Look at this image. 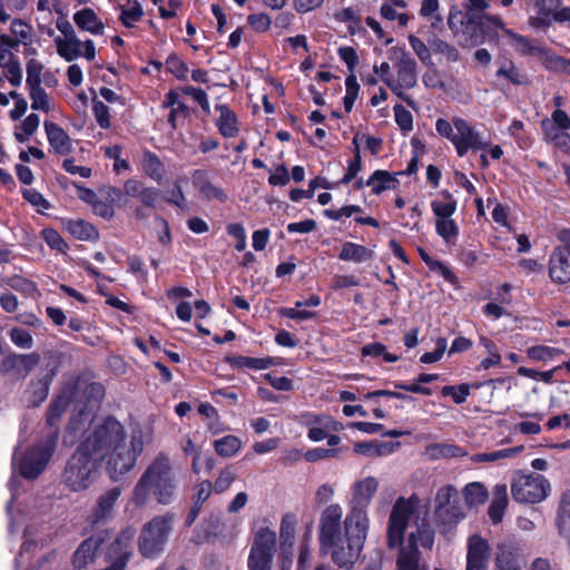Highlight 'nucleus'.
<instances>
[{
  "label": "nucleus",
  "mask_w": 570,
  "mask_h": 570,
  "mask_svg": "<svg viewBox=\"0 0 570 570\" xmlns=\"http://www.w3.org/2000/svg\"><path fill=\"white\" fill-rule=\"evenodd\" d=\"M379 485V480L371 475L354 482L344 520L343 508L338 503H331L321 512L320 543L340 568H352L361 556L370 528L367 508Z\"/></svg>",
  "instance_id": "nucleus-1"
},
{
  "label": "nucleus",
  "mask_w": 570,
  "mask_h": 570,
  "mask_svg": "<svg viewBox=\"0 0 570 570\" xmlns=\"http://www.w3.org/2000/svg\"><path fill=\"white\" fill-rule=\"evenodd\" d=\"M176 488L170 459L159 454L135 485L131 502L136 507H144L153 493L159 504L167 505L174 501Z\"/></svg>",
  "instance_id": "nucleus-2"
},
{
  "label": "nucleus",
  "mask_w": 570,
  "mask_h": 570,
  "mask_svg": "<svg viewBox=\"0 0 570 570\" xmlns=\"http://www.w3.org/2000/svg\"><path fill=\"white\" fill-rule=\"evenodd\" d=\"M125 438L126 432L121 423L112 417H107L96 422L87 431V435L78 449L101 463V461L107 458L108 453L115 449L120 441H124Z\"/></svg>",
  "instance_id": "nucleus-3"
},
{
  "label": "nucleus",
  "mask_w": 570,
  "mask_h": 570,
  "mask_svg": "<svg viewBox=\"0 0 570 570\" xmlns=\"http://www.w3.org/2000/svg\"><path fill=\"white\" fill-rule=\"evenodd\" d=\"M435 130L454 145L460 157H463L469 150H484L489 147V141H485L474 127L460 117H454L452 122L439 118L435 122Z\"/></svg>",
  "instance_id": "nucleus-4"
},
{
  "label": "nucleus",
  "mask_w": 570,
  "mask_h": 570,
  "mask_svg": "<svg viewBox=\"0 0 570 570\" xmlns=\"http://www.w3.org/2000/svg\"><path fill=\"white\" fill-rule=\"evenodd\" d=\"M100 463L97 459L77 449L68 460L62 473V483L72 492L89 489L99 475Z\"/></svg>",
  "instance_id": "nucleus-5"
},
{
  "label": "nucleus",
  "mask_w": 570,
  "mask_h": 570,
  "mask_svg": "<svg viewBox=\"0 0 570 570\" xmlns=\"http://www.w3.org/2000/svg\"><path fill=\"white\" fill-rule=\"evenodd\" d=\"M57 443V431H52L42 442L35 445L23 455L19 456L16 451L12 459V466L21 476L28 480L37 479L49 463Z\"/></svg>",
  "instance_id": "nucleus-6"
},
{
  "label": "nucleus",
  "mask_w": 570,
  "mask_h": 570,
  "mask_svg": "<svg viewBox=\"0 0 570 570\" xmlns=\"http://www.w3.org/2000/svg\"><path fill=\"white\" fill-rule=\"evenodd\" d=\"M173 514L166 513L154 517L142 525L138 538V549L145 558L154 559L165 550L173 530Z\"/></svg>",
  "instance_id": "nucleus-7"
},
{
  "label": "nucleus",
  "mask_w": 570,
  "mask_h": 570,
  "mask_svg": "<svg viewBox=\"0 0 570 570\" xmlns=\"http://www.w3.org/2000/svg\"><path fill=\"white\" fill-rule=\"evenodd\" d=\"M419 502V497L412 494L410 498L400 497L393 504L387 522L389 548L393 549L402 546L405 530Z\"/></svg>",
  "instance_id": "nucleus-8"
},
{
  "label": "nucleus",
  "mask_w": 570,
  "mask_h": 570,
  "mask_svg": "<svg viewBox=\"0 0 570 570\" xmlns=\"http://www.w3.org/2000/svg\"><path fill=\"white\" fill-rule=\"evenodd\" d=\"M390 59L394 62L396 70V78L389 80V88L400 98L410 101L407 96L404 95L405 89H411L416 85V61L410 56L405 49L401 47H393L389 51Z\"/></svg>",
  "instance_id": "nucleus-9"
},
{
  "label": "nucleus",
  "mask_w": 570,
  "mask_h": 570,
  "mask_svg": "<svg viewBox=\"0 0 570 570\" xmlns=\"http://www.w3.org/2000/svg\"><path fill=\"white\" fill-rule=\"evenodd\" d=\"M144 448L142 439L140 435H132L129 443H126V438L112 449L107 458V464L112 479H118L128 471H130L136 463L137 456L141 453Z\"/></svg>",
  "instance_id": "nucleus-10"
},
{
  "label": "nucleus",
  "mask_w": 570,
  "mask_h": 570,
  "mask_svg": "<svg viewBox=\"0 0 570 570\" xmlns=\"http://www.w3.org/2000/svg\"><path fill=\"white\" fill-rule=\"evenodd\" d=\"M275 551L276 532L266 527L258 529L247 560L248 570H271Z\"/></svg>",
  "instance_id": "nucleus-11"
},
{
  "label": "nucleus",
  "mask_w": 570,
  "mask_h": 570,
  "mask_svg": "<svg viewBox=\"0 0 570 570\" xmlns=\"http://www.w3.org/2000/svg\"><path fill=\"white\" fill-rule=\"evenodd\" d=\"M549 488V482L540 474H517L511 482L512 497L521 503H537L544 500Z\"/></svg>",
  "instance_id": "nucleus-12"
},
{
  "label": "nucleus",
  "mask_w": 570,
  "mask_h": 570,
  "mask_svg": "<svg viewBox=\"0 0 570 570\" xmlns=\"http://www.w3.org/2000/svg\"><path fill=\"white\" fill-rule=\"evenodd\" d=\"M62 360L63 355L59 352L49 351L45 353L40 367V379L31 383V389H33L36 395L33 403L38 404L47 397L49 386L62 365Z\"/></svg>",
  "instance_id": "nucleus-13"
},
{
  "label": "nucleus",
  "mask_w": 570,
  "mask_h": 570,
  "mask_svg": "<svg viewBox=\"0 0 570 570\" xmlns=\"http://www.w3.org/2000/svg\"><path fill=\"white\" fill-rule=\"evenodd\" d=\"M299 424L308 428L307 436L313 442H320L327 438L330 431H340L342 425L325 414L305 412L299 415Z\"/></svg>",
  "instance_id": "nucleus-14"
},
{
  "label": "nucleus",
  "mask_w": 570,
  "mask_h": 570,
  "mask_svg": "<svg viewBox=\"0 0 570 570\" xmlns=\"http://www.w3.org/2000/svg\"><path fill=\"white\" fill-rule=\"evenodd\" d=\"M481 24L484 27H493L497 30H501L503 35H505L510 45L522 55H532L535 56L539 47L534 46L530 39L523 37L519 33H515L511 29H508L503 23L502 19L499 16L493 14H484L481 17Z\"/></svg>",
  "instance_id": "nucleus-15"
},
{
  "label": "nucleus",
  "mask_w": 570,
  "mask_h": 570,
  "mask_svg": "<svg viewBox=\"0 0 570 570\" xmlns=\"http://www.w3.org/2000/svg\"><path fill=\"white\" fill-rule=\"evenodd\" d=\"M134 532L128 529L122 531L112 542L109 550V558L111 560L110 567L105 570H125L128 561L131 558V540Z\"/></svg>",
  "instance_id": "nucleus-16"
},
{
  "label": "nucleus",
  "mask_w": 570,
  "mask_h": 570,
  "mask_svg": "<svg viewBox=\"0 0 570 570\" xmlns=\"http://www.w3.org/2000/svg\"><path fill=\"white\" fill-rule=\"evenodd\" d=\"M490 557V546L480 535H471L468 540L465 570H487Z\"/></svg>",
  "instance_id": "nucleus-17"
},
{
  "label": "nucleus",
  "mask_w": 570,
  "mask_h": 570,
  "mask_svg": "<svg viewBox=\"0 0 570 570\" xmlns=\"http://www.w3.org/2000/svg\"><path fill=\"white\" fill-rule=\"evenodd\" d=\"M524 560L517 546L511 542H502L497 546V570H522Z\"/></svg>",
  "instance_id": "nucleus-18"
},
{
  "label": "nucleus",
  "mask_w": 570,
  "mask_h": 570,
  "mask_svg": "<svg viewBox=\"0 0 570 570\" xmlns=\"http://www.w3.org/2000/svg\"><path fill=\"white\" fill-rule=\"evenodd\" d=\"M550 277L557 283L570 282V250L556 248L549 262Z\"/></svg>",
  "instance_id": "nucleus-19"
},
{
  "label": "nucleus",
  "mask_w": 570,
  "mask_h": 570,
  "mask_svg": "<svg viewBox=\"0 0 570 570\" xmlns=\"http://www.w3.org/2000/svg\"><path fill=\"white\" fill-rule=\"evenodd\" d=\"M101 543L102 539L98 535H92L85 540L73 553V568L80 570L94 563Z\"/></svg>",
  "instance_id": "nucleus-20"
},
{
  "label": "nucleus",
  "mask_w": 570,
  "mask_h": 570,
  "mask_svg": "<svg viewBox=\"0 0 570 570\" xmlns=\"http://www.w3.org/2000/svg\"><path fill=\"white\" fill-rule=\"evenodd\" d=\"M215 110L218 116L215 125L219 134L225 138L236 137L239 132V120L237 115L226 105H216Z\"/></svg>",
  "instance_id": "nucleus-21"
},
{
  "label": "nucleus",
  "mask_w": 570,
  "mask_h": 570,
  "mask_svg": "<svg viewBox=\"0 0 570 570\" xmlns=\"http://www.w3.org/2000/svg\"><path fill=\"white\" fill-rule=\"evenodd\" d=\"M45 131L51 148L59 155H67L72 150V141L69 135L56 122L46 120Z\"/></svg>",
  "instance_id": "nucleus-22"
},
{
  "label": "nucleus",
  "mask_w": 570,
  "mask_h": 570,
  "mask_svg": "<svg viewBox=\"0 0 570 570\" xmlns=\"http://www.w3.org/2000/svg\"><path fill=\"white\" fill-rule=\"evenodd\" d=\"M72 19L75 24L82 31L94 36H102L105 32L104 22L91 8H83L76 11Z\"/></svg>",
  "instance_id": "nucleus-23"
},
{
  "label": "nucleus",
  "mask_w": 570,
  "mask_h": 570,
  "mask_svg": "<svg viewBox=\"0 0 570 570\" xmlns=\"http://www.w3.org/2000/svg\"><path fill=\"white\" fill-rule=\"evenodd\" d=\"M191 177L193 184L205 199L226 202L227 196L224 190L208 180V175L205 170H195Z\"/></svg>",
  "instance_id": "nucleus-24"
},
{
  "label": "nucleus",
  "mask_w": 570,
  "mask_h": 570,
  "mask_svg": "<svg viewBox=\"0 0 570 570\" xmlns=\"http://www.w3.org/2000/svg\"><path fill=\"white\" fill-rule=\"evenodd\" d=\"M493 498L490 503L488 513L493 523H499L508 507V488L507 484H495L493 488Z\"/></svg>",
  "instance_id": "nucleus-25"
},
{
  "label": "nucleus",
  "mask_w": 570,
  "mask_h": 570,
  "mask_svg": "<svg viewBox=\"0 0 570 570\" xmlns=\"http://www.w3.org/2000/svg\"><path fill=\"white\" fill-rule=\"evenodd\" d=\"M560 0H540L537 14L530 16L529 24L533 28L546 29L550 26L553 13L558 10Z\"/></svg>",
  "instance_id": "nucleus-26"
},
{
  "label": "nucleus",
  "mask_w": 570,
  "mask_h": 570,
  "mask_svg": "<svg viewBox=\"0 0 570 570\" xmlns=\"http://www.w3.org/2000/svg\"><path fill=\"white\" fill-rule=\"evenodd\" d=\"M374 256V252L363 245L345 242L342 245V249L338 254V258L344 262H353L356 264H361L372 259Z\"/></svg>",
  "instance_id": "nucleus-27"
},
{
  "label": "nucleus",
  "mask_w": 570,
  "mask_h": 570,
  "mask_svg": "<svg viewBox=\"0 0 570 570\" xmlns=\"http://www.w3.org/2000/svg\"><path fill=\"white\" fill-rule=\"evenodd\" d=\"M397 185V174H391L386 170H375L366 180V186L372 188V193L374 195H380L385 190L394 189Z\"/></svg>",
  "instance_id": "nucleus-28"
},
{
  "label": "nucleus",
  "mask_w": 570,
  "mask_h": 570,
  "mask_svg": "<svg viewBox=\"0 0 570 570\" xmlns=\"http://www.w3.org/2000/svg\"><path fill=\"white\" fill-rule=\"evenodd\" d=\"M424 455L430 460L452 459L466 455V452L451 443H431L425 446Z\"/></svg>",
  "instance_id": "nucleus-29"
},
{
  "label": "nucleus",
  "mask_w": 570,
  "mask_h": 570,
  "mask_svg": "<svg viewBox=\"0 0 570 570\" xmlns=\"http://www.w3.org/2000/svg\"><path fill=\"white\" fill-rule=\"evenodd\" d=\"M456 199L448 190H442L439 196L431 202V209L436 219L452 217L456 212Z\"/></svg>",
  "instance_id": "nucleus-30"
},
{
  "label": "nucleus",
  "mask_w": 570,
  "mask_h": 570,
  "mask_svg": "<svg viewBox=\"0 0 570 570\" xmlns=\"http://www.w3.org/2000/svg\"><path fill=\"white\" fill-rule=\"evenodd\" d=\"M400 552L396 559L397 570H428L425 564L420 563V552L410 546L399 547Z\"/></svg>",
  "instance_id": "nucleus-31"
},
{
  "label": "nucleus",
  "mask_w": 570,
  "mask_h": 570,
  "mask_svg": "<svg viewBox=\"0 0 570 570\" xmlns=\"http://www.w3.org/2000/svg\"><path fill=\"white\" fill-rule=\"evenodd\" d=\"M535 56L540 58L547 69L570 76V61L568 59L541 47L538 48Z\"/></svg>",
  "instance_id": "nucleus-32"
},
{
  "label": "nucleus",
  "mask_w": 570,
  "mask_h": 570,
  "mask_svg": "<svg viewBox=\"0 0 570 570\" xmlns=\"http://www.w3.org/2000/svg\"><path fill=\"white\" fill-rule=\"evenodd\" d=\"M464 518V512L456 502L434 511V519L438 527L451 528Z\"/></svg>",
  "instance_id": "nucleus-33"
},
{
  "label": "nucleus",
  "mask_w": 570,
  "mask_h": 570,
  "mask_svg": "<svg viewBox=\"0 0 570 570\" xmlns=\"http://www.w3.org/2000/svg\"><path fill=\"white\" fill-rule=\"evenodd\" d=\"M57 53L66 61H72L81 57L82 41L77 38L62 39L61 37L55 38Z\"/></svg>",
  "instance_id": "nucleus-34"
},
{
  "label": "nucleus",
  "mask_w": 570,
  "mask_h": 570,
  "mask_svg": "<svg viewBox=\"0 0 570 570\" xmlns=\"http://www.w3.org/2000/svg\"><path fill=\"white\" fill-rule=\"evenodd\" d=\"M462 494L464 497L465 504L469 508H476V507L485 503V501L489 498L488 489L481 482L468 483L463 488Z\"/></svg>",
  "instance_id": "nucleus-35"
},
{
  "label": "nucleus",
  "mask_w": 570,
  "mask_h": 570,
  "mask_svg": "<svg viewBox=\"0 0 570 570\" xmlns=\"http://www.w3.org/2000/svg\"><path fill=\"white\" fill-rule=\"evenodd\" d=\"M141 167L145 174L157 183H160L165 177V168L161 160L149 150H145L142 154Z\"/></svg>",
  "instance_id": "nucleus-36"
},
{
  "label": "nucleus",
  "mask_w": 570,
  "mask_h": 570,
  "mask_svg": "<svg viewBox=\"0 0 570 570\" xmlns=\"http://www.w3.org/2000/svg\"><path fill=\"white\" fill-rule=\"evenodd\" d=\"M227 363L235 368H252V370H265L273 365V360L269 357H249L243 355L229 356L226 358Z\"/></svg>",
  "instance_id": "nucleus-37"
},
{
  "label": "nucleus",
  "mask_w": 570,
  "mask_h": 570,
  "mask_svg": "<svg viewBox=\"0 0 570 570\" xmlns=\"http://www.w3.org/2000/svg\"><path fill=\"white\" fill-rule=\"evenodd\" d=\"M216 453L223 458H232L242 449V441L238 436L228 434L213 442Z\"/></svg>",
  "instance_id": "nucleus-38"
},
{
  "label": "nucleus",
  "mask_w": 570,
  "mask_h": 570,
  "mask_svg": "<svg viewBox=\"0 0 570 570\" xmlns=\"http://www.w3.org/2000/svg\"><path fill=\"white\" fill-rule=\"evenodd\" d=\"M434 544V532L426 524H421L407 538V546L416 548L420 546L425 549H432Z\"/></svg>",
  "instance_id": "nucleus-39"
},
{
  "label": "nucleus",
  "mask_w": 570,
  "mask_h": 570,
  "mask_svg": "<svg viewBox=\"0 0 570 570\" xmlns=\"http://www.w3.org/2000/svg\"><path fill=\"white\" fill-rule=\"evenodd\" d=\"M435 232L448 245H454L459 237V226L452 217L436 219Z\"/></svg>",
  "instance_id": "nucleus-40"
},
{
  "label": "nucleus",
  "mask_w": 570,
  "mask_h": 570,
  "mask_svg": "<svg viewBox=\"0 0 570 570\" xmlns=\"http://www.w3.org/2000/svg\"><path fill=\"white\" fill-rule=\"evenodd\" d=\"M66 228L72 236L80 240H94L98 237L96 228L81 219L67 222Z\"/></svg>",
  "instance_id": "nucleus-41"
},
{
  "label": "nucleus",
  "mask_w": 570,
  "mask_h": 570,
  "mask_svg": "<svg viewBox=\"0 0 570 570\" xmlns=\"http://www.w3.org/2000/svg\"><path fill=\"white\" fill-rule=\"evenodd\" d=\"M120 493L121 491L119 488H111L99 497L98 505L95 511L96 519H102L111 512L115 503L120 497Z\"/></svg>",
  "instance_id": "nucleus-42"
},
{
  "label": "nucleus",
  "mask_w": 570,
  "mask_h": 570,
  "mask_svg": "<svg viewBox=\"0 0 570 570\" xmlns=\"http://www.w3.org/2000/svg\"><path fill=\"white\" fill-rule=\"evenodd\" d=\"M498 78H504L513 85H524L528 82L527 76L520 71V69L510 60H505L501 63L497 71Z\"/></svg>",
  "instance_id": "nucleus-43"
},
{
  "label": "nucleus",
  "mask_w": 570,
  "mask_h": 570,
  "mask_svg": "<svg viewBox=\"0 0 570 570\" xmlns=\"http://www.w3.org/2000/svg\"><path fill=\"white\" fill-rule=\"evenodd\" d=\"M521 451H522V446L508 448V449L492 451L489 453L473 454L470 459L474 463L494 462V461L510 459L512 456H515Z\"/></svg>",
  "instance_id": "nucleus-44"
},
{
  "label": "nucleus",
  "mask_w": 570,
  "mask_h": 570,
  "mask_svg": "<svg viewBox=\"0 0 570 570\" xmlns=\"http://www.w3.org/2000/svg\"><path fill=\"white\" fill-rule=\"evenodd\" d=\"M561 353V350L548 345H535L527 350V355L530 360L543 363L553 361Z\"/></svg>",
  "instance_id": "nucleus-45"
},
{
  "label": "nucleus",
  "mask_w": 570,
  "mask_h": 570,
  "mask_svg": "<svg viewBox=\"0 0 570 570\" xmlns=\"http://www.w3.org/2000/svg\"><path fill=\"white\" fill-rule=\"evenodd\" d=\"M40 355L38 353L29 354H10L7 361L14 367L24 370L26 372L32 371L40 364Z\"/></svg>",
  "instance_id": "nucleus-46"
},
{
  "label": "nucleus",
  "mask_w": 570,
  "mask_h": 570,
  "mask_svg": "<svg viewBox=\"0 0 570 570\" xmlns=\"http://www.w3.org/2000/svg\"><path fill=\"white\" fill-rule=\"evenodd\" d=\"M546 138L553 142L562 150L570 153V135L567 132L568 129H560L556 126L546 127Z\"/></svg>",
  "instance_id": "nucleus-47"
},
{
  "label": "nucleus",
  "mask_w": 570,
  "mask_h": 570,
  "mask_svg": "<svg viewBox=\"0 0 570 570\" xmlns=\"http://www.w3.org/2000/svg\"><path fill=\"white\" fill-rule=\"evenodd\" d=\"M120 10L119 20L127 28L134 27L136 22L140 21L144 14L142 8L138 1H134L129 7H120Z\"/></svg>",
  "instance_id": "nucleus-48"
},
{
  "label": "nucleus",
  "mask_w": 570,
  "mask_h": 570,
  "mask_svg": "<svg viewBox=\"0 0 570 570\" xmlns=\"http://www.w3.org/2000/svg\"><path fill=\"white\" fill-rule=\"evenodd\" d=\"M29 96L31 99V108L33 110H40L43 112H49L51 110L49 96L41 86L30 88Z\"/></svg>",
  "instance_id": "nucleus-49"
},
{
  "label": "nucleus",
  "mask_w": 570,
  "mask_h": 570,
  "mask_svg": "<svg viewBox=\"0 0 570 570\" xmlns=\"http://www.w3.org/2000/svg\"><path fill=\"white\" fill-rule=\"evenodd\" d=\"M458 498V491L453 485H444L441 487L435 494L434 499V511L441 510L442 508H445L454 502H456Z\"/></svg>",
  "instance_id": "nucleus-50"
},
{
  "label": "nucleus",
  "mask_w": 570,
  "mask_h": 570,
  "mask_svg": "<svg viewBox=\"0 0 570 570\" xmlns=\"http://www.w3.org/2000/svg\"><path fill=\"white\" fill-rule=\"evenodd\" d=\"M362 355L364 356H371V357H379L382 356L385 362H396L399 360L397 355H394L392 353H389L386 351L385 345H383L380 342H373L364 345L362 347Z\"/></svg>",
  "instance_id": "nucleus-51"
},
{
  "label": "nucleus",
  "mask_w": 570,
  "mask_h": 570,
  "mask_svg": "<svg viewBox=\"0 0 570 570\" xmlns=\"http://www.w3.org/2000/svg\"><path fill=\"white\" fill-rule=\"evenodd\" d=\"M16 45L17 42L9 36H0V67L7 68L12 63L18 62V60L13 59V55L11 52V48Z\"/></svg>",
  "instance_id": "nucleus-52"
},
{
  "label": "nucleus",
  "mask_w": 570,
  "mask_h": 570,
  "mask_svg": "<svg viewBox=\"0 0 570 570\" xmlns=\"http://www.w3.org/2000/svg\"><path fill=\"white\" fill-rule=\"evenodd\" d=\"M346 94L344 96V108L347 112H350L354 106V102L357 98L360 86L357 83L356 76L351 73L345 79Z\"/></svg>",
  "instance_id": "nucleus-53"
},
{
  "label": "nucleus",
  "mask_w": 570,
  "mask_h": 570,
  "mask_svg": "<svg viewBox=\"0 0 570 570\" xmlns=\"http://www.w3.org/2000/svg\"><path fill=\"white\" fill-rule=\"evenodd\" d=\"M558 527L560 532L570 540V495L564 497L560 503Z\"/></svg>",
  "instance_id": "nucleus-54"
},
{
  "label": "nucleus",
  "mask_w": 570,
  "mask_h": 570,
  "mask_svg": "<svg viewBox=\"0 0 570 570\" xmlns=\"http://www.w3.org/2000/svg\"><path fill=\"white\" fill-rule=\"evenodd\" d=\"M10 30L17 38V42L28 43L32 39V27L20 19L11 22Z\"/></svg>",
  "instance_id": "nucleus-55"
},
{
  "label": "nucleus",
  "mask_w": 570,
  "mask_h": 570,
  "mask_svg": "<svg viewBox=\"0 0 570 570\" xmlns=\"http://www.w3.org/2000/svg\"><path fill=\"white\" fill-rule=\"evenodd\" d=\"M429 45L433 52L441 53L451 61L459 60V51L453 46L446 43L445 41L434 38L429 41Z\"/></svg>",
  "instance_id": "nucleus-56"
},
{
  "label": "nucleus",
  "mask_w": 570,
  "mask_h": 570,
  "mask_svg": "<svg viewBox=\"0 0 570 570\" xmlns=\"http://www.w3.org/2000/svg\"><path fill=\"white\" fill-rule=\"evenodd\" d=\"M166 68L179 80H186L188 78L189 70L187 65L175 55L167 58Z\"/></svg>",
  "instance_id": "nucleus-57"
},
{
  "label": "nucleus",
  "mask_w": 570,
  "mask_h": 570,
  "mask_svg": "<svg viewBox=\"0 0 570 570\" xmlns=\"http://www.w3.org/2000/svg\"><path fill=\"white\" fill-rule=\"evenodd\" d=\"M409 42L412 48V50L415 52V55L419 57V59L425 63L431 65V48L430 45L426 46L420 38L411 35L409 37Z\"/></svg>",
  "instance_id": "nucleus-58"
},
{
  "label": "nucleus",
  "mask_w": 570,
  "mask_h": 570,
  "mask_svg": "<svg viewBox=\"0 0 570 570\" xmlns=\"http://www.w3.org/2000/svg\"><path fill=\"white\" fill-rule=\"evenodd\" d=\"M42 63L32 59L27 63V86L28 88H35L41 86V72Z\"/></svg>",
  "instance_id": "nucleus-59"
},
{
  "label": "nucleus",
  "mask_w": 570,
  "mask_h": 570,
  "mask_svg": "<svg viewBox=\"0 0 570 570\" xmlns=\"http://www.w3.org/2000/svg\"><path fill=\"white\" fill-rule=\"evenodd\" d=\"M68 406V399L66 396L57 397L53 403L50 405L47 415V422L50 426H53L62 413L66 411Z\"/></svg>",
  "instance_id": "nucleus-60"
},
{
  "label": "nucleus",
  "mask_w": 570,
  "mask_h": 570,
  "mask_svg": "<svg viewBox=\"0 0 570 570\" xmlns=\"http://www.w3.org/2000/svg\"><path fill=\"white\" fill-rule=\"evenodd\" d=\"M394 118L401 130L409 132L413 129V117L412 114L404 108L402 105H395Z\"/></svg>",
  "instance_id": "nucleus-61"
},
{
  "label": "nucleus",
  "mask_w": 570,
  "mask_h": 570,
  "mask_svg": "<svg viewBox=\"0 0 570 570\" xmlns=\"http://www.w3.org/2000/svg\"><path fill=\"white\" fill-rule=\"evenodd\" d=\"M47 245L59 253H66L68 245L60 236V234L52 228H47L42 232Z\"/></svg>",
  "instance_id": "nucleus-62"
},
{
  "label": "nucleus",
  "mask_w": 570,
  "mask_h": 570,
  "mask_svg": "<svg viewBox=\"0 0 570 570\" xmlns=\"http://www.w3.org/2000/svg\"><path fill=\"white\" fill-rule=\"evenodd\" d=\"M235 480L236 473L230 468H225L219 472L213 488L215 492L223 493L230 488Z\"/></svg>",
  "instance_id": "nucleus-63"
},
{
  "label": "nucleus",
  "mask_w": 570,
  "mask_h": 570,
  "mask_svg": "<svg viewBox=\"0 0 570 570\" xmlns=\"http://www.w3.org/2000/svg\"><path fill=\"white\" fill-rule=\"evenodd\" d=\"M9 336L12 343L20 348H31L33 345L32 335L24 328H12L9 333Z\"/></svg>",
  "instance_id": "nucleus-64"
}]
</instances>
